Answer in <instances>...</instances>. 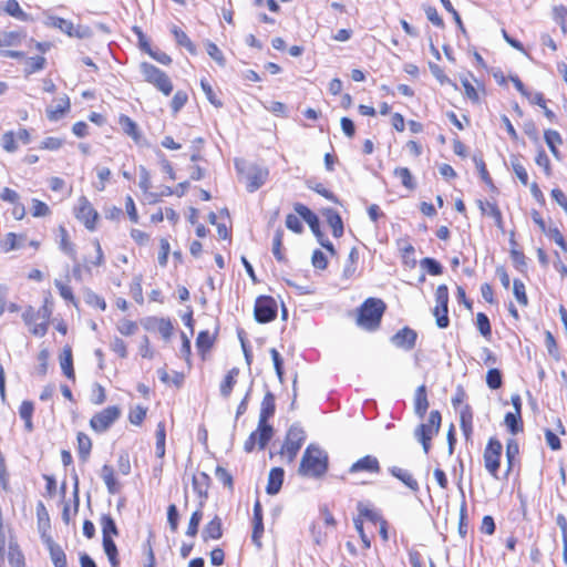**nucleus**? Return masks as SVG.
Instances as JSON below:
<instances>
[{
  "mask_svg": "<svg viewBox=\"0 0 567 567\" xmlns=\"http://www.w3.org/2000/svg\"><path fill=\"white\" fill-rule=\"evenodd\" d=\"M328 470V455L319 446L310 444L301 457L298 474L303 477L319 478Z\"/></svg>",
  "mask_w": 567,
  "mask_h": 567,
  "instance_id": "f257e3e1",
  "label": "nucleus"
},
{
  "mask_svg": "<svg viewBox=\"0 0 567 567\" xmlns=\"http://www.w3.org/2000/svg\"><path fill=\"white\" fill-rule=\"evenodd\" d=\"M385 303L381 299L369 298L360 307L358 324L367 330H374L379 327Z\"/></svg>",
  "mask_w": 567,
  "mask_h": 567,
  "instance_id": "f03ea898",
  "label": "nucleus"
},
{
  "mask_svg": "<svg viewBox=\"0 0 567 567\" xmlns=\"http://www.w3.org/2000/svg\"><path fill=\"white\" fill-rule=\"evenodd\" d=\"M51 309L44 305L40 309L34 310L28 307L22 315L24 323L29 327L30 332L35 337H43L48 332Z\"/></svg>",
  "mask_w": 567,
  "mask_h": 567,
  "instance_id": "7ed1b4c3",
  "label": "nucleus"
},
{
  "mask_svg": "<svg viewBox=\"0 0 567 567\" xmlns=\"http://www.w3.org/2000/svg\"><path fill=\"white\" fill-rule=\"evenodd\" d=\"M140 70L147 83L152 84L164 95H171L173 92V83L164 71L147 62L141 63Z\"/></svg>",
  "mask_w": 567,
  "mask_h": 567,
  "instance_id": "20e7f679",
  "label": "nucleus"
},
{
  "mask_svg": "<svg viewBox=\"0 0 567 567\" xmlns=\"http://www.w3.org/2000/svg\"><path fill=\"white\" fill-rule=\"evenodd\" d=\"M441 414L439 411H431L426 423H422L414 431L415 439L422 444L425 454L431 447V440L439 433L441 427Z\"/></svg>",
  "mask_w": 567,
  "mask_h": 567,
  "instance_id": "39448f33",
  "label": "nucleus"
},
{
  "mask_svg": "<svg viewBox=\"0 0 567 567\" xmlns=\"http://www.w3.org/2000/svg\"><path fill=\"white\" fill-rule=\"evenodd\" d=\"M305 440V431L298 425H292L287 432L280 454L286 457L289 463H292Z\"/></svg>",
  "mask_w": 567,
  "mask_h": 567,
  "instance_id": "423d86ee",
  "label": "nucleus"
},
{
  "mask_svg": "<svg viewBox=\"0 0 567 567\" xmlns=\"http://www.w3.org/2000/svg\"><path fill=\"white\" fill-rule=\"evenodd\" d=\"M121 416V410L116 405L107 406L95 413L90 420L91 429L96 433H104Z\"/></svg>",
  "mask_w": 567,
  "mask_h": 567,
  "instance_id": "0eeeda50",
  "label": "nucleus"
},
{
  "mask_svg": "<svg viewBox=\"0 0 567 567\" xmlns=\"http://www.w3.org/2000/svg\"><path fill=\"white\" fill-rule=\"evenodd\" d=\"M502 451V443L497 439L491 437L483 455L485 468L496 480L498 478Z\"/></svg>",
  "mask_w": 567,
  "mask_h": 567,
  "instance_id": "6e6552de",
  "label": "nucleus"
},
{
  "mask_svg": "<svg viewBox=\"0 0 567 567\" xmlns=\"http://www.w3.org/2000/svg\"><path fill=\"white\" fill-rule=\"evenodd\" d=\"M275 409H276L275 395L271 392H267L261 401L259 421H258V422H260V430L262 432V434H261L262 443L266 440H270L272 437L274 430H272V426L268 424V419L274 415Z\"/></svg>",
  "mask_w": 567,
  "mask_h": 567,
  "instance_id": "1a4fd4ad",
  "label": "nucleus"
},
{
  "mask_svg": "<svg viewBox=\"0 0 567 567\" xmlns=\"http://www.w3.org/2000/svg\"><path fill=\"white\" fill-rule=\"evenodd\" d=\"M277 316V303L271 297H259L255 305V318L260 323L272 321Z\"/></svg>",
  "mask_w": 567,
  "mask_h": 567,
  "instance_id": "9d476101",
  "label": "nucleus"
},
{
  "mask_svg": "<svg viewBox=\"0 0 567 567\" xmlns=\"http://www.w3.org/2000/svg\"><path fill=\"white\" fill-rule=\"evenodd\" d=\"M75 217L84 224V226L93 230L97 220L99 214L93 208L89 199L84 196L80 197L75 206Z\"/></svg>",
  "mask_w": 567,
  "mask_h": 567,
  "instance_id": "9b49d317",
  "label": "nucleus"
},
{
  "mask_svg": "<svg viewBox=\"0 0 567 567\" xmlns=\"http://www.w3.org/2000/svg\"><path fill=\"white\" fill-rule=\"evenodd\" d=\"M416 332L408 327L399 330L392 338V343L401 349L411 350L415 347Z\"/></svg>",
  "mask_w": 567,
  "mask_h": 567,
  "instance_id": "f8f14e48",
  "label": "nucleus"
},
{
  "mask_svg": "<svg viewBox=\"0 0 567 567\" xmlns=\"http://www.w3.org/2000/svg\"><path fill=\"white\" fill-rule=\"evenodd\" d=\"M268 178V169L260 166H252L247 175V189L252 193L260 188Z\"/></svg>",
  "mask_w": 567,
  "mask_h": 567,
  "instance_id": "ddd939ff",
  "label": "nucleus"
},
{
  "mask_svg": "<svg viewBox=\"0 0 567 567\" xmlns=\"http://www.w3.org/2000/svg\"><path fill=\"white\" fill-rule=\"evenodd\" d=\"M193 489L200 498L199 506L203 507L208 496L210 477L205 472H199L193 476Z\"/></svg>",
  "mask_w": 567,
  "mask_h": 567,
  "instance_id": "4468645a",
  "label": "nucleus"
},
{
  "mask_svg": "<svg viewBox=\"0 0 567 567\" xmlns=\"http://www.w3.org/2000/svg\"><path fill=\"white\" fill-rule=\"evenodd\" d=\"M350 473L358 472H369V473H379L380 472V463L377 457L372 455H365L354 462L349 468Z\"/></svg>",
  "mask_w": 567,
  "mask_h": 567,
  "instance_id": "2eb2a0df",
  "label": "nucleus"
},
{
  "mask_svg": "<svg viewBox=\"0 0 567 567\" xmlns=\"http://www.w3.org/2000/svg\"><path fill=\"white\" fill-rule=\"evenodd\" d=\"M322 215L331 227L332 235L337 238L341 237L343 235V223L339 213L332 208H326L323 209Z\"/></svg>",
  "mask_w": 567,
  "mask_h": 567,
  "instance_id": "dca6fc26",
  "label": "nucleus"
},
{
  "mask_svg": "<svg viewBox=\"0 0 567 567\" xmlns=\"http://www.w3.org/2000/svg\"><path fill=\"white\" fill-rule=\"evenodd\" d=\"M70 110V100L68 96L60 97L47 110L49 120L58 121Z\"/></svg>",
  "mask_w": 567,
  "mask_h": 567,
  "instance_id": "f3484780",
  "label": "nucleus"
},
{
  "mask_svg": "<svg viewBox=\"0 0 567 567\" xmlns=\"http://www.w3.org/2000/svg\"><path fill=\"white\" fill-rule=\"evenodd\" d=\"M478 207L484 215H487L494 219L497 228L504 230L502 213L496 204L491 202L478 200Z\"/></svg>",
  "mask_w": 567,
  "mask_h": 567,
  "instance_id": "a211bd4d",
  "label": "nucleus"
},
{
  "mask_svg": "<svg viewBox=\"0 0 567 567\" xmlns=\"http://www.w3.org/2000/svg\"><path fill=\"white\" fill-rule=\"evenodd\" d=\"M223 536L221 520L218 516H215L203 529L202 538L204 542L210 539H219Z\"/></svg>",
  "mask_w": 567,
  "mask_h": 567,
  "instance_id": "6ab92c4d",
  "label": "nucleus"
},
{
  "mask_svg": "<svg viewBox=\"0 0 567 567\" xmlns=\"http://www.w3.org/2000/svg\"><path fill=\"white\" fill-rule=\"evenodd\" d=\"M264 533V524H262V511L259 502H256L254 505V530H252V542L260 547V537Z\"/></svg>",
  "mask_w": 567,
  "mask_h": 567,
  "instance_id": "aec40b11",
  "label": "nucleus"
},
{
  "mask_svg": "<svg viewBox=\"0 0 567 567\" xmlns=\"http://www.w3.org/2000/svg\"><path fill=\"white\" fill-rule=\"evenodd\" d=\"M285 472L280 467H275L269 472L266 491L269 495L277 494L282 485Z\"/></svg>",
  "mask_w": 567,
  "mask_h": 567,
  "instance_id": "412c9836",
  "label": "nucleus"
},
{
  "mask_svg": "<svg viewBox=\"0 0 567 567\" xmlns=\"http://www.w3.org/2000/svg\"><path fill=\"white\" fill-rule=\"evenodd\" d=\"M101 477L104 481L107 492L112 495L117 494L121 489L114 474V470L111 465H103L101 468Z\"/></svg>",
  "mask_w": 567,
  "mask_h": 567,
  "instance_id": "4be33fe9",
  "label": "nucleus"
},
{
  "mask_svg": "<svg viewBox=\"0 0 567 567\" xmlns=\"http://www.w3.org/2000/svg\"><path fill=\"white\" fill-rule=\"evenodd\" d=\"M147 328L156 329L165 340H168L171 338L174 329L171 320L165 318L150 319Z\"/></svg>",
  "mask_w": 567,
  "mask_h": 567,
  "instance_id": "5701e85b",
  "label": "nucleus"
},
{
  "mask_svg": "<svg viewBox=\"0 0 567 567\" xmlns=\"http://www.w3.org/2000/svg\"><path fill=\"white\" fill-rule=\"evenodd\" d=\"M60 365L63 374L71 380L75 379L72 359V349L70 346H65L60 355Z\"/></svg>",
  "mask_w": 567,
  "mask_h": 567,
  "instance_id": "b1692460",
  "label": "nucleus"
},
{
  "mask_svg": "<svg viewBox=\"0 0 567 567\" xmlns=\"http://www.w3.org/2000/svg\"><path fill=\"white\" fill-rule=\"evenodd\" d=\"M390 473L394 477L400 480L411 491H413V492H417L419 491V483H417V481L413 477V475L409 471H406L404 468H401V467H398V466H393V467L390 468Z\"/></svg>",
  "mask_w": 567,
  "mask_h": 567,
  "instance_id": "393cba45",
  "label": "nucleus"
},
{
  "mask_svg": "<svg viewBox=\"0 0 567 567\" xmlns=\"http://www.w3.org/2000/svg\"><path fill=\"white\" fill-rule=\"evenodd\" d=\"M238 374L239 370L237 368H233L228 371L219 386L220 395L223 398L228 399L230 396V393L237 382Z\"/></svg>",
  "mask_w": 567,
  "mask_h": 567,
  "instance_id": "a878e982",
  "label": "nucleus"
},
{
  "mask_svg": "<svg viewBox=\"0 0 567 567\" xmlns=\"http://www.w3.org/2000/svg\"><path fill=\"white\" fill-rule=\"evenodd\" d=\"M429 409V401L426 396V389L425 385H420L415 391V398H414V410L415 413L423 417Z\"/></svg>",
  "mask_w": 567,
  "mask_h": 567,
  "instance_id": "bb28decb",
  "label": "nucleus"
},
{
  "mask_svg": "<svg viewBox=\"0 0 567 567\" xmlns=\"http://www.w3.org/2000/svg\"><path fill=\"white\" fill-rule=\"evenodd\" d=\"M48 549L54 567H68L66 556L61 546L53 540H48Z\"/></svg>",
  "mask_w": 567,
  "mask_h": 567,
  "instance_id": "cd10ccee",
  "label": "nucleus"
},
{
  "mask_svg": "<svg viewBox=\"0 0 567 567\" xmlns=\"http://www.w3.org/2000/svg\"><path fill=\"white\" fill-rule=\"evenodd\" d=\"M34 412V404L31 401H22L19 406V415L24 421V429L27 432L33 431L32 415Z\"/></svg>",
  "mask_w": 567,
  "mask_h": 567,
  "instance_id": "c85d7f7f",
  "label": "nucleus"
},
{
  "mask_svg": "<svg viewBox=\"0 0 567 567\" xmlns=\"http://www.w3.org/2000/svg\"><path fill=\"white\" fill-rule=\"evenodd\" d=\"M59 237H60L59 248L65 255L71 257L73 260H75L76 259V251H75L74 245L69 239V234H68V230L65 229V227H63V226L59 227Z\"/></svg>",
  "mask_w": 567,
  "mask_h": 567,
  "instance_id": "c756f323",
  "label": "nucleus"
},
{
  "mask_svg": "<svg viewBox=\"0 0 567 567\" xmlns=\"http://www.w3.org/2000/svg\"><path fill=\"white\" fill-rule=\"evenodd\" d=\"M117 123L125 134L131 136L135 142L140 141L141 134L138 132L137 125L131 117L122 114L120 115Z\"/></svg>",
  "mask_w": 567,
  "mask_h": 567,
  "instance_id": "7c9ffc66",
  "label": "nucleus"
},
{
  "mask_svg": "<svg viewBox=\"0 0 567 567\" xmlns=\"http://www.w3.org/2000/svg\"><path fill=\"white\" fill-rule=\"evenodd\" d=\"M261 430H260V422H258V426H257V430L254 431L249 437L245 441V444H244V449L246 452H251L256 445H258V447L260 450L265 449V446L267 445V443L269 442V440H266L264 443L261 441Z\"/></svg>",
  "mask_w": 567,
  "mask_h": 567,
  "instance_id": "2f4dec72",
  "label": "nucleus"
},
{
  "mask_svg": "<svg viewBox=\"0 0 567 567\" xmlns=\"http://www.w3.org/2000/svg\"><path fill=\"white\" fill-rule=\"evenodd\" d=\"M76 440L79 456L83 462H86L91 453L92 441L86 434L82 432L78 433Z\"/></svg>",
  "mask_w": 567,
  "mask_h": 567,
  "instance_id": "473e14b6",
  "label": "nucleus"
},
{
  "mask_svg": "<svg viewBox=\"0 0 567 567\" xmlns=\"http://www.w3.org/2000/svg\"><path fill=\"white\" fill-rule=\"evenodd\" d=\"M100 523L102 527L103 539H112V535L116 536L118 534L115 522L110 515H102Z\"/></svg>",
  "mask_w": 567,
  "mask_h": 567,
  "instance_id": "72a5a7b5",
  "label": "nucleus"
},
{
  "mask_svg": "<svg viewBox=\"0 0 567 567\" xmlns=\"http://www.w3.org/2000/svg\"><path fill=\"white\" fill-rule=\"evenodd\" d=\"M8 560L11 567H25L24 556L17 544L10 543Z\"/></svg>",
  "mask_w": 567,
  "mask_h": 567,
  "instance_id": "f704fd0d",
  "label": "nucleus"
},
{
  "mask_svg": "<svg viewBox=\"0 0 567 567\" xmlns=\"http://www.w3.org/2000/svg\"><path fill=\"white\" fill-rule=\"evenodd\" d=\"M3 11L21 21H25L28 19V14L21 9L19 2L17 0H8L3 4Z\"/></svg>",
  "mask_w": 567,
  "mask_h": 567,
  "instance_id": "c9c22d12",
  "label": "nucleus"
},
{
  "mask_svg": "<svg viewBox=\"0 0 567 567\" xmlns=\"http://www.w3.org/2000/svg\"><path fill=\"white\" fill-rule=\"evenodd\" d=\"M155 435H156L155 453H156L157 457L163 458L165 456V441H166L165 424L163 422H159L157 424Z\"/></svg>",
  "mask_w": 567,
  "mask_h": 567,
  "instance_id": "e433bc0d",
  "label": "nucleus"
},
{
  "mask_svg": "<svg viewBox=\"0 0 567 567\" xmlns=\"http://www.w3.org/2000/svg\"><path fill=\"white\" fill-rule=\"evenodd\" d=\"M504 423L512 434H517L523 431V422L520 414L508 412L505 415Z\"/></svg>",
  "mask_w": 567,
  "mask_h": 567,
  "instance_id": "4c0bfd02",
  "label": "nucleus"
},
{
  "mask_svg": "<svg viewBox=\"0 0 567 567\" xmlns=\"http://www.w3.org/2000/svg\"><path fill=\"white\" fill-rule=\"evenodd\" d=\"M544 137L553 155L558 157L557 145L563 143L560 134L557 131L547 130L545 131Z\"/></svg>",
  "mask_w": 567,
  "mask_h": 567,
  "instance_id": "58836bf2",
  "label": "nucleus"
},
{
  "mask_svg": "<svg viewBox=\"0 0 567 567\" xmlns=\"http://www.w3.org/2000/svg\"><path fill=\"white\" fill-rule=\"evenodd\" d=\"M394 175L395 177H398L402 185L408 188V189H414L415 188V183H414V179L412 177V174L410 172L409 168L406 167H396L394 169Z\"/></svg>",
  "mask_w": 567,
  "mask_h": 567,
  "instance_id": "ea45409f",
  "label": "nucleus"
},
{
  "mask_svg": "<svg viewBox=\"0 0 567 567\" xmlns=\"http://www.w3.org/2000/svg\"><path fill=\"white\" fill-rule=\"evenodd\" d=\"M461 427L466 437L472 433V419L473 414L468 405L464 406L460 412Z\"/></svg>",
  "mask_w": 567,
  "mask_h": 567,
  "instance_id": "a19ab883",
  "label": "nucleus"
},
{
  "mask_svg": "<svg viewBox=\"0 0 567 567\" xmlns=\"http://www.w3.org/2000/svg\"><path fill=\"white\" fill-rule=\"evenodd\" d=\"M103 548L112 567H118L117 548L113 539H103Z\"/></svg>",
  "mask_w": 567,
  "mask_h": 567,
  "instance_id": "79ce46f5",
  "label": "nucleus"
},
{
  "mask_svg": "<svg viewBox=\"0 0 567 567\" xmlns=\"http://www.w3.org/2000/svg\"><path fill=\"white\" fill-rule=\"evenodd\" d=\"M435 302L439 309H442V312H447V303H449V289L445 285H440L435 292Z\"/></svg>",
  "mask_w": 567,
  "mask_h": 567,
  "instance_id": "37998d69",
  "label": "nucleus"
},
{
  "mask_svg": "<svg viewBox=\"0 0 567 567\" xmlns=\"http://www.w3.org/2000/svg\"><path fill=\"white\" fill-rule=\"evenodd\" d=\"M141 40V47L157 62L167 65L172 62V59L164 52H154L148 42L145 40V38H140Z\"/></svg>",
  "mask_w": 567,
  "mask_h": 567,
  "instance_id": "c03bdc74",
  "label": "nucleus"
},
{
  "mask_svg": "<svg viewBox=\"0 0 567 567\" xmlns=\"http://www.w3.org/2000/svg\"><path fill=\"white\" fill-rule=\"evenodd\" d=\"M202 508L199 506L198 509H196L192 516H190V519H189V523H188V527H187V530H186V535L189 536V537H195L198 533V526L200 524V520L203 518V512H202Z\"/></svg>",
  "mask_w": 567,
  "mask_h": 567,
  "instance_id": "a18cd8bd",
  "label": "nucleus"
},
{
  "mask_svg": "<svg viewBox=\"0 0 567 567\" xmlns=\"http://www.w3.org/2000/svg\"><path fill=\"white\" fill-rule=\"evenodd\" d=\"M519 453V446L515 439H509L506 443L507 472L513 467L514 460Z\"/></svg>",
  "mask_w": 567,
  "mask_h": 567,
  "instance_id": "49530a36",
  "label": "nucleus"
},
{
  "mask_svg": "<svg viewBox=\"0 0 567 567\" xmlns=\"http://www.w3.org/2000/svg\"><path fill=\"white\" fill-rule=\"evenodd\" d=\"M18 38H4L3 40L0 38V55L3 58H21L23 53L14 50H7L4 47L13 45L14 40Z\"/></svg>",
  "mask_w": 567,
  "mask_h": 567,
  "instance_id": "de8ad7c7",
  "label": "nucleus"
},
{
  "mask_svg": "<svg viewBox=\"0 0 567 567\" xmlns=\"http://www.w3.org/2000/svg\"><path fill=\"white\" fill-rule=\"evenodd\" d=\"M476 326H477V329L480 330L481 334L484 338H486V339L491 338V334H492L491 323L485 313L478 312L476 315Z\"/></svg>",
  "mask_w": 567,
  "mask_h": 567,
  "instance_id": "09e8293b",
  "label": "nucleus"
},
{
  "mask_svg": "<svg viewBox=\"0 0 567 567\" xmlns=\"http://www.w3.org/2000/svg\"><path fill=\"white\" fill-rule=\"evenodd\" d=\"M566 18H567V8L564 6H556L553 9V19L556 23L560 25V32L567 33L566 28Z\"/></svg>",
  "mask_w": 567,
  "mask_h": 567,
  "instance_id": "8fccbe9b",
  "label": "nucleus"
},
{
  "mask_svg": "<svg viewBox=\"0 0 567 567\" xmlns=\"http://www.w3.org/2000/svg\"><path fill=\"white\" fill-rule=\"evenodd\" d=\"M2 148L8 153H14L18 150L17 136L12 131L3 133L1 137Z\"/></svg>",
  "mask_w": 567,
  "mask_h": 567,
  "instance_id": "3c124183",
  "label": "nucleus"
},
{
  "mask_svg": "<svg viewBox=\"0 0 567 567\" xmlns=\"http://www.w3.org/2000/svg\"><path fill=\"white\" fill-rule=\"evenodd\" d=\"M214 337L208 331H200L196 339V347L200 352L209 350L213 346Z\"/></svg>",
  "mask_w": 567,
  "mask_h": 567,
  "instance_id": "603ef678",
  "label": "nucleus"
},
{
  "mask_svg": "<svg viewBox=\"0 0 567 567\" xmlns=\"http://www.w3.org/2000/svg\"><path fill=\"white\" fill-rule=\"evenodd\" d=\"M513 292H514V296H515L516 300L518 301V303H520L522 306H527L528 298H527V295L525 291V285L522 280H519V279L514 280Z\"/></svg>",
  "mask_w": 567,
  "mask_h": 567,
  "instance_id": "864d4df0",
  "label": "nucleus"
},
{
  "mask_svg": "<svg viewBox=\"0 0 567 567\" xmlns=\"http://www.w3.org/2000/svg\"><path fill=\"white\" fill-rule=\"evenodd\" d=\"M421 267L425 269L432 276H439L443 272V268L440 262L433 258H424L421 260Z\"/></svg>",
  "mask_w": 567,
  "mask_h": 567,
  "instance_id": "5fc2aeb1",
  "label": "nucleus"
},
{
  "mask_svg": "<svg viewBox=\"0 0 567 567\" xmlns=\"http://www.w3.org/2000/svg\"><path fill=\"white\" fill-rule=\"evenodd\" d=\"M0 246L4 252H9L21 247V245L18 243V236L14 233H8L6 238L1 241Z\"/></svg>",
  "mask_w": 567,
  "mask_h": 567,
  "instance_id": "6e6d98bb",
  "label": "nucleus"
},
{
  "mask_svg": "<svg viewBox=\"0 0 567 567\" xmlns=\"http://www.w3.org/2000/svg\"><path fill=\"white\" fill-rule=\"evenodd\" d=\"M282 238H284L282 229H277V231L275 234V237H274V243H272V254H274V256L276 257V259L278 261H284L285 260V257H284V255L281 252Z\"/></svg>",
  "mask_w": 567,
  "mask_h": 567,
  "instance_id": "4d7b16f0",
  "label": "nucleus"
},
{
  "mask_svg": "<svg viewBox=\"0 0 567 567\" xmlns=\"http://www.w3.org/2000/svg\"><path fill=\"white\" fill-rule=\"evenodd\" d=\"M50 24L66 35H73V24L62 18H51Z\"/></svg>",
  "mask_w": 567,
  "mask_h": 567,
  "instance_id": "13d9d810",
  "label": "nucleus"
},
{
  "mask_svg": "<svg viewBox=\"0 0 567 567\" xmlns=\"http://www.w3.org/2000/svg\"><path fill=\"white\" fill-rule=\"evenodd\" d=\"M64 144V140L61 138V137H55V136H49V137H45L41 144H40V148L41 150H48V151H58L60 150Z\"/></svg>",
  "mask_w": 567,
  "mask_h": 567,
  "instance_id": "bf43d9fd",
  "label": "nucleus"
},
{
  "mask_svg": "<svg viewBox=\"0 0 567 567\" xmlns=\"http://www.w3.org/2000/svg\"><path fill=\"white\" fill-rule=\"evenodd\" d=\"M310 534L312 537V540L316 545H323L327 542V532L322 530V527L316 523L311 524L310 526Z\"/></svg>",
  "mask_w": 567,
  "mask_h": 567,
  "instance_id": "052dcab7",
  "label": "nucleus"
},
{
  "mask_svg": "<svg viewBox=\"0 0 567 567\" xmlns=\"http://www.w3.org/2000/svg\"><path fill=\"white\" fill-rule=\"evenodd\" d=\"M31 213L33 217H45L51 214V210L44 202L33 198Z\"/></svg>",
  "mask_w": 567,
  "mask_h": 567,
  "instance_id": "680f3d73",
  "label": "nucleus"
},
{
  "mask_svg": "<svg viewBox=\"0 0 567 567\" xmlns=\"http://www.w3.org/2000/svg\"><path fill=\"white\" fill-rule=\"evenodd\" d=\"M512 167L520 183L526 186L528 184V174L524 165L516 157H513Z\"/></svg>",
  "mask_w": 567,
  "mask_h": 567,
  "instance_id": "e2e57ef3",
  "label": "nucleus"
},
{
  "mask_svg": "<svg viewBox=\"0 0 567 567\" xmlns=\"http://www.w3.org/2000/svg\"><path fill=\"white\" fill-rule=\"evenodd\" d=\"M188 100V95L184 91H177L171 102V107L174 113L179 112L183 106L186 104Z\"/></svg>",
  "mask_w": 567,
  "mask_h": 567,
  "instance_id": "0e129e2a",
  "label": "nucleus"
},
{
  "mask_svg": "<svg viewBox=\"0 0 567 567\" xmlns=\"http://www.w3.org/2000/svg\"><path fill=\"white\" fill-rule=\"evenodd\" d=\"M486 383L493 390L502 386V374L498 369H491L487 371Z\"/></svg>",
  "mask_w": 567,
  "mask_h": 567,
  "instance_id": "69168bd1",
  "label": "nucleus"
},
{
  "mask_svg": "<svg viewBox=\"0 0 567 567\" xmlns=\"http://www.w3.org/2000/svg\"><path fill=\"white\" fill-rule=\"evenodd\" d=\"M117 330L123 336H132L137 331V324L128 319H123L117 323Z\"/></svg>",
  "mask_w": 567,
  "mask_h": 567,
  "instance_id": "338daca9",
  "label": "nucleus"
},
{
  "mask_svg": "<svg viewBox=\"0 0 567 567\" xmlns=\"http://www.w3.org/2000/svg\"><path fill=\"white\" fill-rule=\"evenodd\" d=\"M105 400H106L105 389L101 384L94 383V385L92 388V398H91L92 403L95 405H101L105 402Z\"/></svg>",
  "mask_w": 567,
  "mask_h": 567,
  "instance_id": "774afa93",
  "label": "nucleus"
}]
</instances>
